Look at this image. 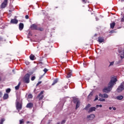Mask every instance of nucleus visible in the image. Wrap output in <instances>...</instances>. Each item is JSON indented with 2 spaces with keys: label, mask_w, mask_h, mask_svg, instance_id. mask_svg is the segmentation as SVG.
<instances>
[{
  "label": "nucleus",
  "mask_w": 124,
  "mask_h": 124,
  "mask_svg": "<svg viewBox=\"0 0 124 124\" xmlns=\"http://www.w3.org/2000/svg\"><path fill=\"white\" fill-rule=\"evenodd\" d=\"M118 81L117 78H112L110 81L109 82L108 87H105L103 90V93H110L111 91H112V89H113V87L116 85V83Z\"/></svg>",
  "instance_id": "1"
},
{
  "label": "nucleus",
  "mask_w": 124,
  "mask_h": 124,
  "mask_svg": "<svg viewBox=\"0 0 124 124\" xmlns=\"http://www.w3.org/2000/svg\"><path fill=\"white\" fill-rule=\"evenodd\" d=\"M32 74V73H29L26 74L23 78V81L26 84H29L30 83V78Z\"/></svg>",
  "instance_id": "2"
},
{
  "label": "nucleus",
  "mask_w": 124,
  "mask_h": 124,
  "mask_svg": "<svg viewBox=\"0 0 124 124\" xmlns=\"http://www.w3.org/2000/svg\"><path fill=\"white\" fill-rule=\"evenodd\" d=\"M16 110H17V111L19 112L20 110H21L23 107V105L22 103H20V102H19L17 100L16 101Z\"/></svg>",
  "instance_id": "3"
},
{
  "label": "nucleus",
  "mask_w": 124,
  "mask_h": 124,
  "mask_svg": "<svg viewBox=\"0 0 124 124\" xmlns=\"http://www.w3.org/2000/svg\"><path fill=\"white\" fill-rule=\"evenodd\" d=\"M124 90V82L121 84L120 86L118 87L117 89V93H121L122 91Z\"/></svg>",
  "instance_id": "4"
},
{
  "label": "nucleus",
  "mask_w": 124,
  "mask_h": 124,
  "mask_svg": "<svg viewBox=\"0 0 124 124\" xmlns=\"http://www.w3.org/2000/svg\"><path fill=\"white\" fill-rule=\"evenodd\" d=\"M44 93V91H42L37 96V98H38V99H39V101L42 100L44 98V95H43Z\"/></svg>",
  "instance_id": "5"
},
{
  "label": "nucleus",
  "mask_w": 124,
  "mask_h": 124,
  "mask_svg": "<svg viewBox=\"0 0 124 124\" xmlns=\"http://www.w3.org/2000/svg\"><path fill=\"white\" fill-rule=\"evenodd\" d=\"M7 3H8V0H4L0 5L1 8H5L7 6Z\"/></svg>",
  "instance_id": "6"
},
{
  "label": "nucleus",
  "mask_w": 124,
  "mask_h": 124,
  "mask_svg": "<svg viewBox=\"0 0 124 124\" xmlns=\"http://www.w3.org/2000/svg\"><path fill=\"white\" fill-rule=\"evenodd\" d=\"M119 53L121 55L120 57L121 59H124V49L123 48L121 49H119Z\"/></svg>",
  "instance_id": "7"
},
{
  "label": "nucleus",
  "mask_w": 124,
  "mask_h": 124,
  "mask_svg": "<svg viewBox=\"0 0 124 124\" xmlns=\"http://www.w3.org/2000/svg\"><path fill=\"white\" fill-rule=\"evenodd\" d=\"M38 27H37V25H36V24H33L32 25H31V30H32V31H37V29H38Z\"/></svg>",
  "instance_id": "8"
},
{
  "label": "nucleus",
  "mask_w": 124,
  "mask_h": 124,
  "mask_svg": "<svg viewBox=\"0 0 124 124\" xmlns=\"http://www.w3.org/2000/svg\"><path fill=\"white\" fill-rule=\"evenodd\" d=\"M32 107H33V104L32 103H29L26 106V108H29V109H31Z\"/></svg>",
  "instance_id": "9"
},
{
  "label": "nucleus",
  "mask_w": 124,
  "mask_h": 124,
  "mask_svg": "<svg viewBox=\"0 0 124 124\" xmlns=\"http://www.w3.org/2000/svg\"><path fill=\"white\" fill-rule=\"evenodd\" d=\"M11 24H18V20L15 19H12L10 21Z\"/></svg>",
  "instance_id": "10"
},
{
  "label": "nucleus",
  "mask_w": 124,
  "mask_h": 124,
  "mask_svg": "<svg viewBox=\"0 0 124 124\" xmlns=\"http://www.w3.org/2000/svg\"><path fill=\"white\" fill-rule=\"evenodd\" d=\"M98 41L100 43H102V42H104V38L102 37H99L98 38Z\"/></svg>",
  "instance_id": "11"
},
{
  "label": "nucleus",
  "mask_w": 124,
  "mask_h": 124,
  "mask_svg": "<svg viewBox=\"0 0 124 124\" xmlns=\"http://www.w3.org/2000/svg\"><path fill=\"white\" fill-rule=\"evenodd\" d=\"M96 108L94 107H91L89 108L88 113H91V112H93V111H95Z\"/></svg>",
  "instance_id": "12"
},
{
  "label": "nucleus",
  "mask_w": 124,
  "mask_h": 124,
  "mask_svg": "<svg viewBox=\"0 0 124 124\" xmlns=\"http://www.w3.org/2000/svg\"><path fill=\"white\" fill-rule=\"evenodd\" d=\"M19 31L23 30V29H24V24L23 23H19Z\"/></svg>",
  "instance_id": "13"
},
{
  "label": "nucleus",
  "mask_w": 124,
  "mask_h": 124,
  "mask_svg": "<svg viewBox=\"0 0 124 124\" xmlns=\"http://www.w3.org/2000/svg\"><path fill=\"white\" fill-rule=\"evenodd\" d=\"M95 117V116L94 115V114H91L90 115L87 116V118H90L91 120H93V119H94Z\"/></svg>",
  "instance_id": "14"
},
{
  "label": "nucleus",
  "mask_w": 124,
  "mask_h": 124,
  "mask_svg": "<svg viewBox=\"0 0 124 124\" xmlns=\"http://www.w3.org/2000/svg\"><path fill=\"white\" fill-rule=\"evenodd\" d=\"M71 72H72V71L70 70V71L67 74V76H66L67 78H70V77H71V76L72 75Z\"/></svg>",
  "instance_id": "15"
},
{
  "label": "nucleus",
  "mask_w": 124,
  "mask_h": 124,
  "mask_svg": "<svg viewBox=\"0 0 124 124\" xmlns=\"http://www.w3.org/2000/svg\"><path fill=\"white\" fill-rule=\"evenodd\" d=\"M8 97V94L7 93H5L3 96V99H4V100H5V99H7Z\"/></svg>",
  "instance_id": "16"
},
{
  "label": "nucleus",
  "mask_w": 124,
  "mask_h": 124,
  "mask_svg": "<svg viewBox=\"0 0 124 124\" xmlns=\"http://www.w3.org/2000/svg\"><path fill=\"white\" fill-rule=\"evenodd\" d=\"M79 101H80L79 100V99H78L77 98H76L74 99V100H73L74 103H75V104H76Z\"/></svg>",
  "instance_id": "17"
},
{
  "label": "nucleus",
  "mask_w": 124,
  "mask_h": 124,
  "mask_svg": "<svg viewBox=\"0 0 124 124\" xmlns=\"http://www.w3.org/2000/svg\"><path fill=\"white\" fill-rule=\"evenodd\" d=\"M20 86H21V82H19L17 86L15 87V89L16 91H18V90H19V89H20Z\"/></svg>",
  "instance_id": "18"
},
{
  "label": "nucleus",
  "mask_w": 124,
  "mask_h": 124,
  "mask_svg": "<svg viewBox=\"0 0 124 124\" xmlns=\"http://www.w3.org/2000/svg\"><path fill=\"white\" fill-rule=\"evenodd\" d=\"M110 25L111 29H114V28H115V26H116V23L113 22L112 23H110Z\"/></svg>",
  "instance_id": "19"
},
{
  "label": "nucleus",
  "mask_w": 124,
  "mask_h": 124,
  "mask_svg": "<svg viewBox=\"0 0 124 124\" xmlns=\"http://www.w3.org/2000/svg\"><path fill=\"white\" fill-rule=\"evenodd\" d=\"M116 98L118 99V100H122V99L124 98V96L122 95H119L116 97Z\"/></svg>",
  "instance_id": "20"
},
{
  "label": "nucleus",
  "mask_w": 124,
  "mask_h": 124,
  "mask_svg": "<svg viewBox=\"0 0 124 124\" xmlns=\"http://www.w3.org/2000/svg\"><path fill=\"white\" fill-rule=\"evenodd\" d=\"M30 60L31 61H34V59H35V56L32 54H31L30 56Z\"/></svg>",
  "instance_id": "21"
},
{
  "label": "nucleus",
  "mask_w": 124,
  "mask_h": 124,
  "mask_svg": "<svg viewBox=\"0 0 124 124\" xmlns=\"http://www.w3.org/2000/svg\"><path fill=\"white\" fill-rule=\"evenodd\" d=\"M90 107H91V104H89L85 107L84 108H83V110H88Z\"/></svg>",
  "instance_id": "22"
},
{
  "label": "nucleus",
  "mask_w": 124,
  "mask_h": 124,
  "mask_svg": "<svg viewBox=\"0 0 124 124\" xmlns=\"http://www.w3.org/2000/svg\"><path fill=\"white\" fill-rule=\"evenodd\" d=\"M76 104V109L79 108V107H80V101L79 102H78V103H77Z\"/></svg>",
  "instance_id": "23"
},
{
  "label": "nucleus",
  "mask_w": 124,
  "mask_h": 124,
  "mask_svg": "<svg viewBox=\"0 0 124 124\" xmlns=\"http://www.w3.org/2000/svg\"><path fill=\"white\" fill-rule=\"evenodd\" d=\"M57 83H58V78H56L53 83L52 84V86H54V85H55V84H57Z\"/></svg>",
  "instance_id": "24"
},
{
  "label": "nucleus",
  "mask_w": 124,
  "mask_h": 124,
  "mask_svg": "<svg viewBox=\"0 0 124 124\" xmlns=\"http://www.w3.org/2000/svg\"><path fill=\"white\" fill-rule=\"evenodd\" d=\"M37 31H44V29H43V28L38 27Z\"/></svg>",
  "instance_id": "25"
},
{
  "label": "nucleus",
  "mask_w": 124,
  "mask_h": 124,
  "mask_svg": "<svg viewBox=\"0 0 124 124\" xmlns=\"http://www.w3.org/2000/svg\"><path fill=\"white\" fill-rule=\"evenodd\" d=\"M4 121H5V119H4V118L1 119L0 122V124H3V122H4Z\"/></svg>",
  "instance_id": "26"
},
{
  "label": "nucleus",
  "mask_w": 124,
  "mask_h": 124,
  "mask_svg": "<svg viewBox=\"0 0 124 124\" xmlns=\"http://www.w3.org/2000/svg\"><path fill=\"white\" fill-rule=\"evenodd\" d=\"M110 64L108 66V67H110V66H112V65H114V62H109Z\"/></svg>",
  "instance_id": "27"
},
{
  "label": "nucleus",
  "mask_w": 124,
  "mask_h": 124,
  "mask_svg": "<svg viewBox=\"0 0 124 124\" xmlns=\"http://www.w3.org/2000/svg\"><path fill=\"white\" fill-rule=\"evenodd\" d=\"M24 119H22L21 120H19V124H24Z\"/></svg>",
  "instance_id": "28"
},
{
  "label": "nucleus",
  "mask_w": 124,
  "mask_h": 124,
  "mask_svg": "<svg viewBox=\"0 0 124 124\" xmlns=\"http://www.w3.org/2000/svg\"><path fill=\"white\" fill-rule=\"evenodd\" d=\"M103 97H104L105 98H108V94H104Z\"/></svg>",
  "instance_id": "29"
},
{
  "label": "nucleus",
  "mask_w": 124,
  "mask_h": 124,
  "mask_svg": "<svg viewBox=\"0 0 124 124\" xmlns=\"http://www.w3.org/2000/svg\"><path fill=\"white\" fill-rule=\"evenodd\" d=\"M11 89H10V88H8L6 90V93H9L10 92H11Z\"/></svg>",
  "instance_id": "30"
},
{
  "label": "nucleus",
  "mask_w": 124,
  "mask_h": 124,
  "mask_svg": "<svg viewBox=\"0 0 124 124\" xmlns=\"http://www.w3.org/2000/svg\"><path fill=\"white\" fill-rule=\"evenodd\" d=\"M93 92H91V93L89 94V95H88V97L90 98V97L91 96H93Z\"/></svg>",
  "instance_id": "31"
},
{
  "label": "nucleus",
  "mask_w": 124,
  "mask_h": 124,
  "mask_svg": "<svg viewBox=\"0 0 124 124\" xmlns=\"http://www.w3.org/2000/svg\"><path fill=\"white\" fill-rule=\"evenodd\" d=\"M98 100V96L97 95L95 96V98L94 100V101H96V100Z\"/></svg>",
  "instance_id": "32"
},
{
  "label": "nucleus",
  "mask_w": 124,
  "mask_h": 124,
  "mask_svg": "<svg viewBox=\"0 0 124 124\" xmlns=\"http://www.w3.org/2000/svg\"><path fill=\"white\" fill-rule=\"evenodd\" d=\"M42 83V81H39L38 82V83L36 84V87H38L39 85H40V84H41Z\"/></svg>",
  "instance_id": "33"
},
{
  "label": "nucleus",
  "mask_w": 124,
  "mask_h": 124,
  "mask_svg": "<svg viewBox=\"0 0 124 124\" xmlns=\"http://www.w3.org/2000/svg\"><path fill=\"white\" fill-rule=\"evenodd\" d=\"M35 79V76H33V77L31 78V81H34Z\"/></svg>",
  "instance_id": "34"
},
{
  "label": "nucleus",
  "mask_w": 124,
  "mask_h": 124,
  "mask_svg": "<svg viewBox=\"0 0 124 124\" xmlns=\"http://www.w3.org/2000/svg\"><path fill=\"white\" fill-rule=\"evenodd\" d=\"M99 101H105V99L100 98Z\"/></svg>",
  "instance_id": "35"
},
{
  "label": "nucleus",
  "mask_w": 124,
  "mask_h": 124,
  "mask_svg": "<svg viewBox=\"0 0 124 124\" xmlns=\"http://www.w3.org/2000/svg\"><path fill=\"white\" fill-rule=\"evenodd\" d=\"M28 97L29 98H32V95H31V94H29L28 95Z\"/></svg>",
  "instance_id": "36"
},
{
  "label": "nucleus",
  "mask_w": 124,
  "mask_h": 124,
  "mask_svg": "<svg viewBox=\"0 0 124 124\" xmlns=\"http://www.w3.org/2000/svg\"><path fill=\"white\" fill-rule=\"evenodd\" d=\"M43 71H44L45 73H46V72H47V71H48V69H47L46 68H45L44 69Z\"/></svg>",
  "instance_id": "37"
},
{
  "label": "nucleus",
  "mask_w": 124,
  "mask_h": 124,
  "mask_svg": "<svg viewBox=\"0 0 124 124\" xmlns=\"http://www.w3.org/2000/svg\"><path fill=\"white\" fill-rule=\"evenodd\" d=\"M65 122H66L65 120H62V123H61V124H65Z\"/></svg>",
  "instance_id": "38"
},
{
  "label": "nucleus",
  "mask_w": 124,
  "mask_h": 124,
  "mask_svg": "<svg viewBox=\"0 0 124 124\" xmlns=\"http://www.w3.org/2000/svg\"><path fill=\"white\" fill-rule=\"evenodd\" d=\"M121 22H124V15L123 17L121 18Z\"/></svg>",
  "instance_id": "39"
},
{
  "label": "nucleus",
  "mask_w": 124,
  "mask_h": 124,
  "mask_svg": "<svg viewBox=\"0 0 124 124\" xmlns=\"http://www.w3.org/2000/svg\"><path fill=\"white\" fill-rule=\"evenodd\" d=\"M114 32H115V31L114 30H112V31H109V33H114Z\"/></svg>",
  "instance_id": "40"
},
{
  "label": "nucleus",
  "mask_w": 124,
  "mask_h": 124,
  "mask_svg": "<svg viewBox=\"0 0 124 124\" xmlns=\"http://www.w3.org/2000/svg\"><path fill=\"white\" fill-rule=\"evenodd\" d=\"M103 96L104 95L101 93L99 94V96H100L101 97H103Z\"/></svg>",
  "instance_id": "41"
},
{
  "label": "nucleus",
  "mask_w": 124,
  "mask_h": 124,
  "mask_svg": "<svg viewBox=\"0 0 124 124\" xmlns=\"http://www.w3.org/2000/svg\"><path fill=\"white\" fill-rule=\"evenodd\" d=\"M28 35H29V36L31 35V31H30L29 32V33H28Z\"/></svg>",
  "instance_id": "42"
},
{
  "label": "nucleus",
  "mask_w": 124,
  "mask_h": 124,
  "mask_svg": "<svg viewBox=\"0 0 124 124\" xmlns=\"http://www.w3.org/2000/svg\"><path fill=\"white\" fill-rule=\"evenodd\" d=\"M2 97V93L0 92V97Z\"/></svg>",
  "instance_id": "43"
},
{
  "label": "nucleus",
  "mask_w": 124,
  "mask_h": 124,
  "mask_svg": "<svg viewBox=\"0 0 124 124\" xmlns=\"http://www.w3.org/2000/svg\"><path fill=\"white\" fill-rule=\"evenodd\" d=\"M25 18H26V19H29V15H26V16H25Z\"/></svg>",
  "instance_id": "44"
},
{
  "label": "nucleus",
  "mask_w": 124,
  "mask_h": 124,
  "mask_svg": "<svg viewBox=\"0 0 124 124\" xmlns=\"http://www.w3.org/2000/svg\"><path fill=\"white\" fill-rule=\"evenodd\" d=\"M2 40H3L2 37L0 36V41H2Z\"/></svg>",
  "instance_id": "45"
},
{
  "label": "nucleus",
  "mask_w": 124,
  "mask_h": 124,
  "mask_svg": "<svg viewBox=\"0 0 124 124\" xmlns=\"http://www.w3.org/2000/svg\"><path fill=\"white\" fill-rule=\"evenodd\" d=\"M82 1H83L84 3H87V1H86V0H82Z\"/></svg>",
  "instance_id": "46"
},
{
  "label": "nucleus",
  "mask_w": 124,
  "mask_h": 124,
  "mask_svg": "<svg viewBox=\"0 0 124 124\" xmlns=\"http://www.w3.org/2000/svg\"><path fill=\"white\" fill-rule=\"evenodd\" d=\"M26 64L28 65V64H30V62H25Z\"/></svg>",
  "instance_id": "47"
},
{
  "label": "nucleus",
  "mask_w": 124,
  "mask_h": 124,
  "mask_svg": "<svg viewBox=\"0 0 124 124\" xmlns=\"http://www.w3.org/2000/svg\"><path fill=\"white\" fill-rule=\"evenodd\" d=\"M98 107H99V105H97L96 106V108H98Z\"/></svg>",
  "instance_id": "48"
},
{
  "label": "nucleus",
  "mask_w": 124,
  "mask_h": 124,
  "mask_svg": "<svg viewBox=\"0 0 124 124\" xmlns=\"http://www.w3.org/2000/svg\"><path fill=\"white\" fill-rule=\"evenodd\" d=\"M117 108L115 107L113 108V110H116Z\"/></svg>",
  "instance_id": "49"
},
{
  "label": "nucleus",
  "mask_w": 124,
  "mask_h": 124,
  "mask_svg": "<svg viewBox=\"0 0 124 124\" xmlns=\"http://www.w3.org/2000/svg\"><path fill=\"white\" fill-rule=\"evenodd\" d=\"M112 108H113V107H110L109 108V110H112Z\"/></svg>",
  "instance_id": "50"
},
{
  "label": "nucleus",
  "mask_w": 124,
  "mask_h": 124,
  "mask_svg": "<svg viewBox=\"0 0 124 124\" xmlns=\"http://www.w3.org/2000/svg\"><path fill=\"white\" fill-rule=\"evenodd\" d=\"M99 107H100V108L102 107V105H99Z\"/></svg>",
  "instance_id": "51"
},
{
  "label": "nucleus",
  "mask_w": 124,
  "mask_h": 124,
  "mask_svg": "<svg viewBox=\"0 0 124 124\" xmlns=\"http://www.w3.org/2000/svg\"><path fill=\"white\" fill-rule=\"evenodd\" d=\"M31 123V122H30V121H27V124H30Z\"/></svg>",
  "instance_id": "52"
},
{
  "label": "nucleus",
  "mask_w": 124,
  "mask_h": 124,
  "mask_svg": "<svg viewBox=\"0 0 124 124\" xmlns=\"http://www.w3.org/2000/svg\"><path fill=\"white\" fill-rule=\"evenodd\" d=\"M94 36L95 37V36H97V34H94Z\"/></svg>",
  "instance_id": "53"
},
{
  "label": "nucleus",
  "mask_w": 124,
  "mask_h": 124,
  "mask_svg": "<svg viewBox=\"0 0 124 124\" xmlns=\"http://www.w3.org/2000/svg\"><path fill=\"white\" fill-rule=\"evenodd\" d=\"M42 77H43V75L41 76V77L40 78V79H41V78H42Z\"/></svg>",
  "instance_id": "54"
},
{
  "label": "nucleus",
  "mask_w": 124,
  "mask_h": 124,
  "mask_svg": "<svg viewBox=\"0 0 124 124\" xmlns=\"http://www.w3.org/2000/svg\"><path fill=\"white\" fill-rule=\"evenodd\" d=\"M39 63H42V62H39Z\"/></svg>",
  "instance_id": "55"
},
{
  "label": "nucleus",
  "mask_w": 124,
  "mask_h": 124,
  "mask_svg": "<svg viewBox=\"0 0 124 124\" xmlns=\"http://www.w3.org/2000/svg\"><path fill=\"white\" fill-rule=\"evenodd\" d=\"M1 78H0V81H1Z\"/></svg>",
  "instance_id": "56"
},
{
  "label": "nucleus",
  "mask_w": 124,
  "mask_h": 124,
  "mask_svg": "<svg viewBox=\"0 0 124 124\" xmlns=\"http://www.w3.org/2000/svg\"><path fill=\"white\" fill-rule=\"evenodd\" d=\"M56 8H58V7H56Z\"/></svg>",
  "instance_id": "57"
},
{
  "label": "nucleus",
  "mask_w": 124,
  "mask_h": 124,
  "mask_svg": "<svg viewBox=\"0 0 124 124\" xmlns=\"http://www.w3.org/2000/svg\"><path fill=\"white\" fill-rule=\"evenodd\" d=\"M13 72H14V70H13Z\"/></svg>",
  "instance_id": "58"
},
{
  "label": "nucleus",
  "mask_w": 124,
  "mask_h": 124,
  "mask_svg": "<svg viewBox=\"0 0 124 124\" xmlns=\"http://www.w3.org/2000/svg\"><path fill=\"white\" fill-rule=\"evenodd\" d=\"M28 38H30V37L28 36Z\"/></svg>",
  "instance_id": "59"
},
{
  "label": "nucleus",
  "mask_w": 124,
  "mask_h": 124,
  "mask_svg": "<svg viewBox=\"0 0 124 124\" xmlns=\"http://www.w3.org/2000/svg\"><path fill=\"white\" fill-rule=\"evenodd\" d=\"M67 53H68V51H67Z\"/></svg>",
  "instance_id": "60"
},
{
  "label": "nucleus",
  "mask_w": 124,
  "mask_h": 124,
  "mask_svg": "<svg viewBox=\"0 0 124 124\" xmlns=\"http://www.w3.org/2000/svg\"><path fill=\"white\" fill-rule=\"evenodd\" d=\"M32 124H33V123H32Z\"/></svg>",
  "instance_id": "61"
}]
</instances>
